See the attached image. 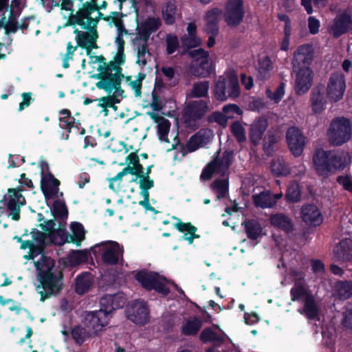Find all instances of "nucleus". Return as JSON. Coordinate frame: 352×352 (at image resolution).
I'll return each mask as SVG.
<instances>
[{
    "mask_svg": "<svg viewBox=\"0 0 352 352\" xmlns=\"http://www.w3.org/2000/svg\"><path fill=\"white\" fill-rule=\"evenodd\" d=\"M38 271L37 280L39 282L37 290L41 301H44L52 295L58 294L63 289V272L55 269V262L50 256L43 255L34 262Z\"/></svg>",
    "mask_w": 352,
    "mask_h": 352,
    "instance_id": "obj_1",
    "label": "nucleus"
},
{
    "mask_svg": "<svg viewBox=\"0 0 352 352\" xmlns=\"http://www.w3.org/2000/svg\"><path fill=\"white\" fill-rule=\"evenodd\" d=\"M313 163L318 175L328 177L346 167L347 155L343 151H324L322 148H318L314 154Z\"/></svg>",
    "mask_w": 352,
    "mask_h": 352,
    "instance_id": "obj_2",
    "label": "nucleus"
},
{
    "mask_svg": "<svg viewBox=\"0 0 352 352\" xmlns=\"http://www.w3.org/2000/svg\"><path fill=\"white\" fill-rule=\"evenodd\" d=\"M19 183L21 186L15 188H8L7 195L0 201V203H3L4 200L7 201L8 212L14 221L20 219L21 208L26 204L25 199L22 195V192L24 191L23 187L25 186L30 189L34 188L32 181L26 177L25 173L20 175Z\"/></svg>",
    "mask_w": 352,
    "mask_h": 352,
    "instance_id": "obj_3",
    "label": "nucleus"
},
{
    "mask_svg": "<svg viewBox=\"0 0 352 352\" xmlns=\"http://www.w3.org/2000/svg\"><path fill=\"white\" fill-rule=\"evenodd\" d=\"M328 136L330 143L341 146L347 142L351 137V122L344 117L334 118L329 126Z\"/></svg>",
    "mask_w": 352,
    "mask_h": 352,
    "instance_id": "obj_4",
    "label": "nucleus"
},
{
    "mask_svg": "<svg viewBox=\"0 0 352 352\" xmlns=\"http://www.w3.org/2000/svg\"><path fill=\"white\" fill-rule=\"evenodd\" d=\"M134 278L146 291L155 290L164 296L170 293L169 288L159 280V274L155 272L141 270L135 274Z\"/></svg>",
    "mask_w": 352,
    "mask_h": 352,
    "instance_id": "obj_5",
    "label": "nucleus"
},
{
    "mask_svg": "<svg viewBox=\"0 0 352 352\" xmlns=\"http://www.w3.org/2000/svg\"><path fill=\"white\" fill-rule=\"evenodd\" d=\"M109 321L110 320L105 317L104 314L95 310L85 312L82 324L92 334V336L95 337L98 336L99 333L109 324Z\"/></svg>",
    "mask_w": 352,
    "mask_h": 352,
    "instance_id": "obj_6",
    "label": "nucleus"
},
{
    "mask_svg": "<svg viewBox=\"0 0 352 352\" xmlns=\"http://www.w3.org/2000/svg\"><path fill=\"white\" fill-rule=\"evenodd\" d=\"M245 13L243 0H228L224 16L228 26H239L243 20Z\"/></svg>",
    "mask_w": 352,
    "mask_h": 352,
    "instance_id": "obj_7",
    "label": "nucleus"
},
{
    "mask_svg": "<svg viewBox=\"0 0 352 352\" xmlns=\"http://www.w3.org/2000/svg\"><path fill=\"white\" fill-rule=\"evenodd\" d=\"M125 303L126 298L122 293L106 294L100 298V308L98 311H102L105 314V317L110 320L114 311L124 307Z\"/></svg>",
    "mask_w": 352,
    "mask_h": 352,
    "instance_id": "obj_8",
    "label": "nucleus"
},
{
    "mask_svg": "<svg viewBox=\"0 0 352 352\" xmlns=\"http://www.w3.org/2000/svg\"><path fill=\"white\" fill-rule=\"evenodd\" d=\"M98 10L96 7V0H91V2L86 1L83 3L81 8H80L76 14L69 16L67 22L69 25H80L82 29L86 25L87 23L91 22L93 17L91 14Z\"/></svg>",
    "mask_w": 352,
    "mask_h": 352,
    "instance_id": "obj_9",
    "label": "nucleus"
},
{
    "mask_svg": "<svg viewBox=\"0 0 352 352\" xmlns=\"http://www.w3.org/2000/svg\"><path fill=\"white\" fill-rule=\"evenodd\" d=\"M346 89L345 78L342 73H333L331 75L327 87V95L331 102L340 100Z\"/></svg>",
    "mask_w": 352,
    "mask_h": 352,
    "instance_id": "obj_10",
    "label": "nucleus"
},
{
    "mask_svg": "<svg viewBox=\"0 0 352 352\" xmlns=\"http://www.w3.org/2000/svg\"><path fill=\"white\" fill-rule=\"evenodd\" d=\"M240 94L239 79L234 70L227 72L226 78L221 76V101L226 100L228 97L237 98Z\"/></svg>",
    "mask_w": 352,
    "mask_h": 352,
    "instance_id": "obj_11",
    "label": "nucleus"
},
{
    "mask_svg": "<svg viewBox=\"0 0 352 352\" xmlns=\"http://www.w3.org/2000/svg\"><path fill=\"white\" fill-rule=\"evenodd\" d=\"M351 30L352 14L351 12L344 10L334 18L329 32L333 38H338Z\"/></svg>",
    "mask_w": 352,
    "mask_h": 352,
    "instance_id": "obj_12",
    "label": "nucleus"
},
{
    "mask_svg": "<svg viewBox=\"0 0 352 352\" xmlns=\"http://www.w3.org/2000/svg\"><path fill=\"white\" fill-rule=\"evenodd\" d=\"M286 140L292 154L299 157L302 154L305 146V137L296 126L289 127L286 132Z\"/></svg>",
    "mask_w": 352,
    "mask_h": 352,
    "instance_id": "obj_13",
    "label": "nucleus"
},
{
    "mask_svg": "<svg viewBox=\"0 0 352 352\" xmlns=\"http://www.w3.org/2000/svg\"><path fill=\"white\" fill-rule=\"evenodd\" d=\"M314 73L309 67H302L296 74L294 91L296 95L306 94L313 84Z\"/></svg>",
    "mask_w": 352,
    "mask_h": 352,
    "instance_id": "obj_14",
    "label": "nucleus"
},
{
    "mask_svg": "<svg viewBox=\"0 0 352 352\" xmlns=\"http://www.w3.org/2000/svg\"><path fill=\"white\" fill-rule=\"evenodd\" d=\"M212 131L208 129H201L192 135L185 146L182 145V152L184 154L192 153L210 142Z\"/></svg>",
    "mask_w": 352,
    "mask_h": 352,
    "instance_id": "obj_15",
    "label": "nucleus"
},
{
    "mask_svg": "<svg viewBox=\"0 0 352 352\" xmlns=\"http://www.w3.org/2000/svg\"><path fill=\"white\" fill-rule=\"evenodd\" d=\"M302 220L308 226H318L323 221V217L318 208L313 204H304L300 208Z\"/></svg>",
    "mask_w": 352,
    "mask_h": 352,
    "instance_id": "obj_16",
    "label": "nucleus"
},
{
    "mask_svg": "<svg viewBox=\"0 0 352 352\" xmlns=\"http://www.w3.org/2000/svg\"><path fill=\"white\" fill-rule=\"evenodd\" d=\"M268 126V120L263 117L255 119L250 124L248 136L250 142L253 146H256L259 144Z\"/></svg>",
    "mask_w": 352,
    "mask_h": 352,
    "instance_id": "obj_17",
    "label": "nucleus"
},
{
    "mask_svg": "<svg viewBox=\"0 0 352 352\" xmlns=\"http://www.w3.org/2000/svg\"><path fill=\"white\" fill-rule=\"evenodd\" d=\"M127 318L136 324L144 325L149 321L150 314L144 303L134 304L127 311Z\"/></svg>",
    "mask_w": 352,
    "mask_h": 352,
    "instance_id": "obj_18",
    "label": "nucleus"
},
{
    "mask_svg": "<svg viewBox=\"0 0 352 352\" xmlns=\"http://www.w3.org/2000/svg\"><path fill=\"white\" fill-rule=\"evenodd\" d=\"M161 21L159 18L147 17L138 28V37L135 41L142 40L148 42L152 33L156 32L161 26Z\"/></svg>",
    "mask_w": 352,
    "mask_h": 352,
    "instance_id": "obj_19",
    "label": "nucleus"
},
{
    "mask_svg": "<svg viewBox=\"0 0 352 352\" xmlns=\"http://www.w3.org/2000/svg\"><path fill=\"white\" fill-rule=\"evenodd\" d=\"M123 250L118 242L111 241L109 246L104 247L101 254V260L105 265H116L120 256H122Z\"/></svg>",
    "mask_w": 352,
    "mask_h": 352,
    "instance_id": "obj_20",
    "label": "nucleus"
},
{
    "mask_svg": "<svg viewBox=\"0 0 352 352\" xmlns=\"http://www.w3.org/2000/svg\"><path fill=\"white\" fill-rule=\"evenodd\" d=\"M60 185V182L52 173L43 175L41 179V190L45 199H52L56 196Z\"/></svg>",
    "mask_w": 352,
    "mask_h": 352,
    "instance_id": "obj_21",
    "label": "nucleus"
},
{
    "mask_svg": "<svg viewBox=\"0 0 352 352\" xmlns=\"http://www.w3.org/2000/svg\"><path fill=\"white\" fill-rule=\"evenodd\" d=\"M208 109L206 102L200 100L198 101H193L188 104L186 107L184 116L185 122H187L191 120H197L202 118Z\"/></svg>",
    "mask_w": 352,
    "mask_h": 352,
    "instance_id": "obj_22",
    "label": "nucleus"
},
{
    "mask_svg": "<svg viewBox=\"0 0 352 352\" xmlns=\"http://www.w3.org/2000/svg\"><path fill=\"white\" fill-rule=\"evenodd\" d=\"M88 32H82L78 37L77 46L85 49L86 54L91 56L93 49L98 48L97 39L98 38V31L87 29Z\"/></svg>",
    "mask_w": 352,
    "mask_h": 352,
    "instance_id": "obj_23",
    "label": "nucleus"
},
{
    "mask_svg": "<svg viewBox=\"0 0 352 352\" xmlns=\"http://www.w3.org/2000/svg\"><path fill=\"white\" fill-rule=\"evenodd\" d=\"M270 224L286 234H289L294 231V223L292 220L284 213H275L271 214L270 217Z\"/></svg>",
    "mask_w": 352,
    "mask_h": 352,
    "instance_id": "obj_24",
    "label": "nucleus"
},
{
    "mask_svg": "<svg viewBox=\"0 0 352 352\" xmlns=\"http://www.w3.org/2000/svg\"><path fill=\"white\" fill-rule=\"evenodd\" d=\"M333 252L337 260L350 261L352 260V239L345 238L340 240L334 248Z\"/></svg>",
    "mask_w": 352,
    "mask_h": 352,
    "instance_id": "obj_25",
    "label": "nucleus"
},
{
    "mask_svg": "<svg viewBox=\"0 0 352 352\" xmlns=\"http://www.w3.org/2000/svg\"><path fill=\"white\" fill-rule=\"evenodd\" d=\"M241 226L247 237L250 240H257L263 235V227L257 219H246L241 223Z\"/></svg>",
    "mask_w": 352,
    "mask_h": 352,
    "instance_id": "obj_26",
    "label": "nucleus"
},
{
    "mask_svg": "<svg viewBox=\"0 0 352 352\" xmlns=\"http://www.w3.org/2000/svg\"><path fill=\"white\" fill-rule=\"evenodd\" d=\"M294 57L299 63H302L305 67H309L314 57V50L311 45L304 44L298 47L294 53Z\"/></svg>",
    "mask_w": 352,
    "mask_h": 352,
    "instance_id": "obj_27",
    "label": "nucleus"
},
{
    "mask_svg": "<svg viewBox=\"0 0 352 352\" xmlns=\"http://www.w3.org/2000/svg\"><path fill=\"white\" fill-rule=\"evenodd\" d=\"M326 102L324 89L315 87L311 95V105L313 112L316 114L322 113L325 109Z\"/></svg>",
    "mask_w": 352,
    "mask_h": 352,
    "instance_id": "obj_28",
    "label": "nucleus"
},
{
    "mask_svg": "<svg viewBox=\"0 0 352 352\" xmlns=\"http://www.w3.org/2000/svg\"><path fill=\"white\" fill-rule=\"evenodd\" d=\"M220 18V8H214L208 10L206 14V23L205 31L208 34H217L219 32V20Z\"/></svg>",
    "mask_w": 352,
    "mask_h": 352,
    "instance_id": "obj_29",
    "label": "nucleus"
},
{
    "mask_svg": "<svg viewBox=\"0 0 352 352\" xmlns=\"http://www.w3.org/2000/svg\"><path fill=\"white\" fill-rule=\"evenodd\" d=\"M93 282V276L90 272H82L75 278V292L78 295L85 294L90 289Z\"/></svg>",
    "mask_w": 352,
    "mask_h": 352,
    "instance_id": "obj_30",
    "label": "nucleus"
},
{
    "mask_svg": "<svg viewBox=\"0 0 352 352\" xmlns=\"http://www.w3.org/2000/svg\"><path fill=\"white\" fill-rule=\"evenodd\" d=\"M216 155V157L202 170L200 175L201 181H209L212 178L214 173L220 172V148L217 150Z\"/></svg>",
    "mask_w": 352,
    "mask_h": 352,
    "instance_id": "obj_31",
    "label": "nucleus"
},
{
    "mask_svg": "<svg viewBox=\"0 0 352 352\" xmlns=\"http://www.w3.org/2000/svg\"><path fill=\"white\" fill-rule=\"evenodd\" d=\"M253 204L256 208H271L275 206V201L272 198V192L270 190H263L252 197Z\"/></svg>",
    "mask_w": 352,
    "mask_h": 352,
    "instance_id": "obj_32",
    "label": "nucleus"
},
{
    "mask_svg": "<svg viewBox=\"0 0 352 352\" xmlns=\"http://www.w3.org/2000/svg\"><path fill=\"white\" fill-rule=\"evenodd\" d=\"M334 289L340 300H348L352 298V280H337Z\"/></svg>",
    "mask_w": 352,
    "mask_h": 352,
    "instance_id": "obj_33",
    "label": "nucleus"
},
{
    "mask_svg": "<svg viewBox=\"0 0 352 352\" xmlns=\"http://www.w3.org/2000/svg\"><path fill=\"white\" fill-rule=\"evenodd\" d=\"M243 111L236 104H226L222 108L221 112V128L226 126L228 119L234 118L236 116H241Z\"/></svg>",
    "mask_w": 352,
    "mask_h": 352,
    "instance_id": "obj_34",
    "label": "nucleus"
},
{
    "mask_svg": "<svg viewBox=\"0 0 352 352\" xmlns=\"http://www.w3.org/2000/svg\"><path fill=\"white\" fill-rule=\"evenodd\" d=\"M71 336L75 343L79 346L82 345L87 339L94 338L88 329L81 325L74 326L71 329Z\"/></svg>",
    "mask_w": 352,
    "mask_h": 352,
    "instance_id": "obj_35",
    "label": "nucleus"
},
{
    "mask_svg": "<svg viewBox=\"0 0 352 352\" xmlns=\"http://www.w3.org/2000/svg\"><path fill=\"white\" fill-rule=\"evenodd\" d=\"M303 311L306 317L309 320H314L318 316L319 308L314 297L311 294L306 296L304 301Z\"/></svg>",
    "mask_w": 352,
    "mask_h": 352,
    "instance_id": "obj_36",
    "label": "nucleus"
},
{
    "mask_svg": "<svg viewBox=\"0 0 352 352\" xmlns=\"http://www.w3.org/2000/svg\"><path fill=\"white\" fill-rule=\"evenodd\" d=\"M89 253L86 250H71L67 256V263L71 266H77L80 264L87 262L89 259Z\"/></svg>",
    "mask_w": 352,
    "mask_h": 352,
    "instance_id": "obj_37",
    "label": "nucleus"
},
{
    "mask_svg": "<svg viewBox=\"0 0 352 352\" xmlns=\"http://www.w3.org/2000/svg\"><path fill=\"white\" fill-rule=\"evenodd\" d=\"M202 327V321L194 317L192 319L188 320L182 327V334L186 336H195Z\"/></svg>",
    "mask_w": 352,
    "mask_h": 352,
    "instance_id": "obj_38",
    "label": "nucleus"
},
{
    "mask_svg": "<svg viewBox=\"0 0 352 352\" xmlns=\"http://www.w3.org/2000/svg\"><path fill=\"white\" fill-rule=\"evenodd\" d=\"M70 228L72 232L70 241L77 247L80 246L82 241L85 238L86 233L83 225L79 222H73L70 225Z\"/></svg>",
    "mask_w": 352,
    "mask_h": 352,
    "instance_id": "obj_39",
    "label": "nucleus"
},
{
    "mask_svg": "<svg viewBox=\"0 0 352 352\" xmlns=\"http://www.w3.org/2000/svg\"><path fill=\"white\" fill-rule=\"evenodd\" d=\"M71 234L66 230L65 228H59L54 231L50 234V243L57 245H63L66 243H72Z\"/></svg>",
    "mask_w": 352,
    "mask_h": 352,
    "instance_id": "obj_40",
    "label": "nucleus"
},
{
    "mask_svg": "<svg viewBox=\"0 0 352 352\" xmlns=\"http://www.w3.org/2000/svg\"><path fill=\"white\" fill-rule=\"evenodd\" d=\"M273 69V64L268 56L258 60V77L261 80H265L270 76V72Z\"/></svg>",
    "mask_w": 352,
    "mask_h": 352,
    "instance_id": "obj_41",
    "label": "nucleus"
},
{
    "mask_svg": "<svg viewBox=\"0 0 352 352\" xmlns=\"http://www.w3.org/2000/svg\"><path fill=\"white\" fill-rule=\"evenodd\" d=\"M212 71V64L209 62V58H208L195 63L193 74L199 77L205 78L210 76Z\"/></svg>",
    "mask_w": 352,
    "mask_h": 352,
    "instance_id": "obj_42",
    "label": "nucleus"
},
{
    "mask_svg": "<svg viewBox=\"0 0 352 352\" xmlns=\"http://www.w3.org/2000/svg\"><path fill=\"white\" fill-rule=\"evenodd\" d=\"M177 6L172 1H168L162 8V17L166 24L173 25L175 21Z\"/></svg>",
    "mask_w": 352,
    "mask_h": 352,
    "instance_id": "obj_43",
    "label": "nucleus"
},
{
    "mask_svg": "<svg viewBox=\"0 0 352 352\" xmlns=\"http://www.w3.org/2000/svg\"><path fill=\"white\" fill-rule=\"evenodd\" d=\"M173 219H176L177 222L174 225L175 228L179 232L184 233L188 232L189 234H192L193 239H199L200 236L196 234L197 228L193 226L191 223H184L182 220L175 217H173Z\"/></svg>",
    "mask_w": 352,
    "mask_h": 352,
    "instance_id": "obj_44",
    "label": "nucleus"
},
{
    "mask_svg": "<svg viewBox=\"0 0 352 352\" xmlns=\"http://www.w3.org/2000/svg\"><path fill=\"white\" fill-rule=\"evenodd\" d=\"M301 199V192L300 186L297 183L291 184L287 189L285 193V200L288 203H296Z\"/></svg>",
    "mask_w": 352,
    "mask_h": 352,
    "instance_id": "obj_45",
    "label": "nucleus"
},
{
    "mask_svg": "<svg viewBox=\"0 0 352 352\" xmlns=\"http://www.w3.org/2000/svg\"><path fill=\"white\" fill-rule=\"evenodd\" d=\"M102 87L100 89L104 90L108 94H112L113 98L115 99H120L124 98V91L121 87V83H104L101 84Z\"/></svg>",
    "mask_w": 352,
    "mask_h": 352,
    "instance_id": "obj_46",
    "label": "nucleus"
},
{
    "mask_svg": "<svg viewBox=\"0 0 352 352\" xmlns=\"http://www.w3.org/2000/svg\"><path fill=\"white\" fill-rule=\"evenodd\" d=\"M230 131L238 143L241 144L246 142L245 131L240 122H234L230 125Z\"/></svg>",
    "mask_w": 352,
    "mask_h": 352,
    "instance_id": "obj_47",
    "label": "nucleus"
},
{
    "mask_svg": "<svg viewBox=\"0 0 352 352\" xmlns=\"http://www.w3.org/2000/svg\"><path fill=\"white\" fill-rule=\"evenodd\" d=\"M271 170L276 177L287 176L290 174V169L283 160L273 161L271 164Z\"/></svg>",
    "mask_w": 352,
    "mask_h": 352,
    "instance_id": "obj_48",
    "label": "nucleus"
},
{
    "mask_svg": "<svg viewBox=\"0 0 352 352\" xmlns=\"http://www.w3.org/2000/svg\"><path fill=\"white\" fill-rule=\"evenodd\" d=\"M277 142L278 139L276 135L274 133L268 132L263 143V149L267 155H272L274 152V145Z\"/></svg>",
    "mask_w": 352,
    "mask_h": 352,
    "instance_id": "obj_49",
    "label": "nucleus"
},
{
    "mask_svg": "<svg viewBox=\"0 0 352 352\" xmlns=\"http://www.w3.org/2000/svg\"><path fill=\"white\" fill-rule=\"evenodd\" d=\"M160 119L161 120L157 124V133L159 135V139L161 141L169 142L168 134L170 127V122L168 120L164 118H160Z\"/></svg>",
    "mask_w": 352,
    "mask_h": 352,
    "instance_id": "obj_50",
    "label": "nucleus"
},
{
    "mask_svg": "<svg viewBox=\"0 0 352 352\" xmlns=\"http://www.w3.org/2000/svg\"><path fill=\"white\" fill-rule=\"evenodd\" d=\"M52 213L55 218H67L68 210L65 204L60 200H55L53 203Z\"/></svg>",
    "mask_w": 352,
    "mask_h": 352,
    "instance_id": "obj_51",
    "label": "nucleus"
},
{
    "mask_svg": "<svg viewBox=\"0 0 352 352\" xmlns=\"http://www.w3.org/2000/svg\"><path fill=\"white\" fill-rule=\"evenodd\" d=\"M136 50H137V56H138L136 63L138 64L139 65H142L143 66H145L147 64V60L144 58V56L146 54L148 56L151 55L149 50H148V42L143 41L142 44L137 45Z\"/></svg>",
    "mask_w": 352,
    "mask_h": 352,
    "instance_id": "obj_52",
    "label": "nucleus"
},
{
    "mask_svg": "<svg viewBox=\"0 0 352 352\" xmlns=\"http://www.w3.org/2000/svg\"><path fill=\"white\" fill-rule=\"evenodd\" d=\"M98 73L94 74L92 76V78L99 80V81H98L96 83V86L98 89H100L102 87L101 84H103V82H104L106 84L107 83V82L108 80L107 78H108L110 72H108L106 63L102 64V65H99V66L98 67Z\"/></svg>",
    "mask_w": 352,
    "mask_h": 352,
    "instance_id": "obj_53",
    "label": "nucleus"
},
{
    "mask_svg": "<svg viewBox=\"0 0 352 352\" xmlns=\"http://www.w3.org/2000/svg\"><path fill=\"white\" fill-rule=\"evenodd\" d=\"M285 83L280 82L274 92L269 89L266 91V95L268 98L273 100L275 103H278L285 95Z\"/></svg>",
    "mask_w": 352,
    "mask_h": 352,
    "instance_id": "obj_54",
    "label": "nucleus"
},
{
    "mask_svg": "<svg viewBox=\"0 0 352 352\" xmlns=\"http://www.w3.org/2000/svg\"><path fill=\"white\" fill-rule=\"evenodd\" d=\"M20 12H15L13 10H10L8 20L7 21L6 34H14L19 30V23L17 17L19 16Z\"/></svg>",
    "mask_w": 352,
    "mask_h": 352,
    "instance_id": "obj_55",
    "label": "nucleus"
},
{
    "mask_svg": "<svg viewBox=\"0 0 352 352\" xmlns=\"http://www.w3.org/2000/svg\"><path fill=\"white\" fill-rule=\"evenodd\" d=\"M181 43L182 47H185L186 50H190L201 45V39L197 36L184 34L181 37Z\"/></svg>",
    "mask_w": 352,
    "mask_h": 352,
    "instance_id": "obj_56",
    "label": "nucleus"
},
{
    "mask_svg": "<svg viewBox=\"0 0 352 352\" xmlns=\"http://www.w3.org/2000/svg\"><path fill=\"white\" fill-rule=\"evenodd\" d=\"M307 295L306 288L300 283H296L290 289L291 300L293 302L298 301Z\"/></svg>",
    "mask_w": 352,
    "mask_h": 352,
    "instance_id": "obj_57",
    "label": "nucleus"
},
{
    "mask_svg": "<svg viewBox=\"0 0 352 352\" xmlns=\"http://www.w3.org/2000/svg\"><path fill=\"white\" fill-rule=\"evenodd\" d=\"M199 339L204 343H208L213 341L220 342V336H218L210 327L205 328L199 336Z\"/></svg>",
    "mask_w": 352,
    "mask_h": 352,
    "instance_id": "obj_58",
    "label": "nucleus"
},
{
    "mask_svg": "<svg viewBox=\"0 0 352 352\" xmlns=\"http://www.w3.org/2000/svg\"><path fill=\"white\" fill-rule=\"evenodd\" d=\"M234 151H226L221 156V177H223L233 162Z\"/></svg>",
    "mask_w": 352,
    "mask_h": 352,
    "instance_id": "obj_59",
    "label": "nucleus"
},
{
    "mask_svg": "<svg viewBox=\"0 0 352 352\" xmlns=\"http://www.w3.org/2000/svg\"><path fill=\"white\" fill-rule=\"evenodd\" d=\"M208 87L209 86L208 82H201L199 83H195L193 85L192 89V96L195 98H201L206 96L208 94Z\"/></svg>",
    "mask_w": 352,
    "mask_h": 352,
    "instance_id": "obj_60",
    "label": "nucleus"
},
{
    "mask_svg": "<svg viewBox=\"0 0 352 352\" xmlns=\"http://www.w3.org/2000/svg\"><path fill=\"white\" fill-rule=\"evenodd\" d=\"M30 234H32L33 241L36 243L35 244L46 246V239L47 238H49L47 233L41 232L38 230L34 228L31 231Z\"/></svg>",
    "mask_w": 352,
    "mask_h": 352,
    "instance_id": "obj_61",
    "label": "nucleus"
},
{
    "mask_svg": "<svg viewBox=\"0 0 352 352\" xmlns=\"http://www.w3.org/2000/svg\"><path fill=\"white\" fill-rule=\"evenodd\" d=\"M166 53L173 54L179 47L178 38L175 35H168L166 37Z\"/></svg>",
    "mask_w": 352,
    "mask_h": 352,
    "instance_id": "obj_62",
    "label": "nucleus"
},
{
    "mask_svg": "<svg viewBox=\"0 0 352 352\" xmlns=\"http://www.w3.org/2000/svg\"><path fill=\"white\" fill-rule=\"evenodd\" d=\"M188 54L195 61V63L209 58V53L203 48L189 50Z\"/></svg>",
    "mask_w": 352,
    "mask_h": 352,
    "instance_id": "obj_63",
    "label": "nucleus"
},
{
    "mask_svg": "<svg viewBox=\"0 0 352 352\" xmlns=\"http://www.w3.org/2000/svg\"><path fill=\"white\" fill-rule=\"evenodd\" d=\"M96 100H98L100 102L98 104V106L103 109L110 108L111 107H113L114 104L120 102V99H115L111 94H109L107 96L96 99Z\"/></svg>",
    "mask_w": 352,
    "mask_h": 352,
    "instance_id": "obj_64",
    "label": "nucleus"
}]
</instances>
